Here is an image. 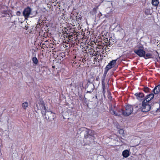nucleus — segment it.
<instances>
[{"instance_id": "obj_1", "label": "nucleus", "mask_w": 160, "mask_h": 160, "mask_svg": "<svg viewBox=\"0 0 160 160\" xmlns=\"http://www.w3.org/2000/svg\"><path fill=\"white\" fill-rule=\"evenodd\" d=\"M133 107L131 105H127L124 108L118 110V112L117 113L114 110L112 111L113 114L116 116H120L121 112L122 111V114L125 116H128L131 115L132 112Z\"/></svg>"}, {"instance_id": "obj_2", "label": "nucleus", "mask_w": 160, "mask_h": 160, "mask_svg": "<svg viewBox=\"0 0 160 160\" xmlns=\"http://www.w3.org/2000/svg\"><path fill=\"white\" fill-rule=\"evenodd\" d=\"M94 132L90 129H87L85 132L83 138V142L86 144L89 145L94 142Z\"/></svg>"}, {"instance_id": "obj_3", "label": "nucleus", "mask_w": 160, "mask_h": 160, "mask_svg": "<svg viewBox=\"0 0 160 160\" xmlns=\"http://www.w3.org/2000/svg\"><path fill=\"white\" fill-rule=\"evenodd\" d=\"M149 103V102L145 100L142 101V106H141V108L142 112H147L150 110L151 106Z\"/></svg>"}, {"instance_id": "obj_4", "label": "nucleus", "mask_w": 160, "mask_h": 160, "mask_svg": "<svg viewBox=\"0 0 160 160\" xmlns=\"http://www.w3.org/2000/svg\"><path fill=\"white\" fill-rule=\"evenodd\" d=\"M138 48V49L134 50V52L139 57H143L145 55V51L143 46H139Z\"/></svg>"}, {"instance_id": "obj_5", "label": "nucleus", "mask_w": 160, "mask_h": 160, "mask_svg": "<svg viewBox=\"0 0 160 160\" xmlns=\"http://www.w3.org/2000/svg\"><path fill=\"white\" fill-rule=\"evenodd\" d=\"M36 106L38 110L42 111L46 110V107L44 101L42 99H40L39 101L36 104Z\"/></svg>"}, {"instance_id": "obj_6", "label": "nucleus", "mask_w": 160, "mask_h": 160, "mask_svg": "<svg viewBox=\"0 0 160 160\" xmlns=\"http://www.w3.org/2000/svg\"><path fill=\"white\" fill-rule=\"evenodd\" d=\"M31 8L29 7H28L24 9L23 12V14L25 18L29 17L31 13Z\"/></svg>"}, {"instance_id": "obj_7", "label": "nucleus", "mask_w": 160, "mask_h": 160, "mask_svg": "<svg viewBox=\"0 0 160 160\" xmlns=\"http://www.w3.org/2000/svg\"><path fill=\"white\" fill-rule=\"evenodd\" d=\"M117 59L113 60L110 61L108 65L106 66V68L109 70L114 67L116 65Z\"/></svg>"}, {"instance_id": "obj_8", "label": "nucleus", "mask_w": 160, "mask_h": 160, "mask_svg": "<svg viewBox=\"0 0 160 160\" xmlns=\"http://www.w3.org/2000/svg\"><path fill=\"white\" fill-rule=\"evenodd\" d=\"M134 96L136 97V98L138 100H142L144 99V94L142 92H138L135 93Z\"/></svg>"}, {"instance_id": "obj_9", "label": "nucleus", "mask_w": 160, "mask_h": 160, "mask_svg": "<svg viewBox=\"0 0 160 160\" xmlns=\"http://www.w3.org/2000/svg\"><path fill=\"white\" fill-rule=\"evenodd\" d=\"M45 115H47L48 116V117L46 116V118H48V119L49 121H52L54 119V113L52 112H49L45 113Z\"/></svg>"}, {"instance_id": "obj_10", "label": "nucleus", "mask_w": 160, "mask_h": 160, "mask_svg": "<svg viewBox=\"0 0 160 160\" xmlns=\"http://www.w3.org/2000/svg\"><path fill=\"white\" fill-rule=\"evenodd\" d=\"M154 94L151 93L147 95L144 98L143 100L147 101L149 102V101L153 99L154 97Z\"/></svg>"}, {"instance_id": "obj_11", "label": "nucleus", "mask_w": 160, "mask_h": 160, "mask_svg": "<svg viewBox=\"0 0 160 160\" xmlns=\"http://www.w3.org/2000/svg\"><path fill=\"white\" fill-rule=\"evenodd\" d=\"M152 92L155 95L158 94L160 93V84L156 86L153 90Z\"/></svg>"}, {"instance_id": "obj_12", "label": "nucleus", "mask_w": 160, "mask_h": 160, "mask_svg": "<svg viewBox=\"0 0 160 160\" xmlns=\"http://www.w3.org/2000/svg\"><path fill=\"white\" fill-rule=\"evenodd\" d=\"M88 53L90 54V56L91 57L94 56L96 57V55H97V53L95 51L93 48H90V49L88 50ZM94 58L95 59L96 58Z\"/></svg>"}, {"instance_id": "obj_13", "label": "nucleus", "mask_w": 160, "mask_h": 160, "mask_svg": "<svg viewBox=\"0 0 160 160\" xmlns=\"http://www.w3.org/2000/svg\"><path fill=\"white\" fill-rule=\"evenodd\" d=\"M107 90L108 94L107 97L111 101H112V97L111 95V93L109 90V85L108 86H107Z\"/></svg>"}, {"instance_id": "obj_14", "label": "nucleus", "mask_w": 160, "mask_h": 160, "mask_svg": "<svg viewBox=\"0 0 160 160\" xmlns=\"http://www.w3.org/2000/svg\"><path fill=\"white\" fill-rule=\"evenodd\" d=\"M122 155L124 158H127L130 155L129 151L128 150H124L122 152Z\"/></svg>"}, {"instance_id": "obj_15", "label": "nucleus", "mask_w": 160, "mask_h": 160, "mask_svg": "<svg viewBox=\"0 0 160 160\" xmlns=\"http://www.w3.org/2000/svg\"><path fill=\"white\" fill-rule=\"evenodd\" d=\"M145 59H147L148 58H152L153 57V56L152 54L149 53H148L145 54L144 57H143Z\"/></svg>"}, {"instance_id": "obj_16", "label": "nucleus", "mask_w": 160, "mask_h": 160, "mask_svg": "<svg viewBox=\"0 0 160 160\" xmlns=\"http://www.w3.org/2000/svg\"><path fill=\"white\" fill-rule=\"evenodd\" d=\"M142 89L145 93H146L150 92V88L146 86H144V88H143Z\"/></svg>"}, {"instance_id": "obj_17", "label": "nucleus", "mask_w": 160, "mask_h": 160, "mask_svg": "<svg viewBox=\"0 0 160 160\" xmlns=\"http://www.w3.org/2000/svg\"><path fill=\"white\" fill-rule=\"evenodd\" d=\"M152 4L153 6H158L159 4L158 0H152Z\"/></svg>"}, {"instance_id": "obj_18", "label": "nucleus", "mask_w": 160, "mask_h": 160, "mask_svg": "<svg viewBox=\"0 0 160 160\" xmlns=\"http://www.w3.org/2000/svg\"><path fill=\"white\" fill-rule=\"evenodd\" d=\"M102 93L103 94V96L105 97V93L106 92V86L105 83H102Z\"/></svg>"}, {"instance_id": "obj_19", "label": "nucleus", "mask_w": 160, "mask_h": 160, "mask_svg": "<svg viewBox=\"0 0 160 160\" xmlns=\"http://www.w3.org/2000/svg\"><path fill=\"white\" fill-rule=\"evenodd\" d=\"M144 13L146 15H150V9L149 8H146L145 9Z\"/></svg>"}, {"instance_id": "obj_20", "label": "nucleus", "mask_w": 160, "mask_h": 160, "mask_svg": "<svg viewBox=\"0 0 160 160\" xmlns=\"http://www.w3.org/2000/svg\"><path fill=\"white\" fill-rule=\"evenodd\" d=\"M28 104L27 102H25L22 103V106L23 108L26 109L28 107Z\"/></svg>"}, {"instance_id": "obj_21", "label": "nucleus", "mask_w": 160, "mask_h": 160, "mask_svg": "<svg viewBox=\"0 0 160 160\" xmlns=\"http://www.w3.org/2000/svg\"><path fill=\"white\" fill-rule=\"evenodd\" d=\"M32 61L33 63L35 65H37L38 63V60L37 58L36 57H34L32 58Z\"/></svg>"}, {"instance_id": "obj_22", "label": "nucleus", "mask_w": 160, "mask_h": 160, "mask_svg": "<svg viewBox=\"0 0 160 160\" xmlns=\"http://www.w3.org/2000/svg\"><path fill=\"white\" fill-rule=\"evenodd\" d=\"M2 13L4 14L3 15H2V17H5L7 16V15H9L8 11L7 10H3L2 12Z\"/></svg>"}, {"instance_id": "obj_23", "label": "nucleus", "mask_w": 160, "mask_h": 160, "mask_svg": "<svg viewBox=\"0 0 160 160\" xmlns=\"http://www.w3.org/2000/svg\"><path fill=\"white\" fill-rule=\"evenodd\" d=\"M94 80V78L93 76H92L91 77L88 79L87 81L88 83H91Z\"/></svg>"}, {"instance_id": "obj_24", "label": "nucleus", "mask_w": 160, "mask_h": 160, "mask_svg": "<svg viewBox=\"0 0 160 160\" xmlns=\"http://www.w3.org/2000/svg\"><path fill=\"white\" fill-rule=\"evenodd\" d=\"M120 135L123 136L124 134V130L122 129H120L118 132Z\"/></svg>"}, {"instance_id": "obj_25", "label": "nucleus", "mask_w": 160, "mask_h": 160, "mask_svg": "<svg viewBox=\"0 0 160 160\" xmlns=\"http://www.w3.org/2000/svg\"><path fill=\"white\" fill-rule=\"evenodd\" d=\"M109 70L108 69H107V68H105V70L104 71V73H103V76H106V75L108 72V71Z\"/></svg>"}, {"instance_id": "obj_26", "label": "nucleus", "mask_w": 160, "mask_h": 160, "mask_svg": "<svg viewBox=\"0 0 160 160\" xmlns=\"http://www.w3.org/2000/svg\"><path fill=\"white\" fill-rule=\"evenodd\" d=\"M106 76H103L102 78V83H105V80Z\"/></svg>"}, {"instance_id": "obj_27", "label": "nucleus", "mask_w": 160, "mask_h": 160, "mask_svg": "<svg viewBox=\"0 0 160 160\" xmlns=\"http://www.w3.org/2000/svg\"><path fill=\"white\" fill-rule=\"evenodd\" d=\"M76 20L79 21L81 20V17H79V16H76Z\"/></svg>"}, {"instance_id": "obj_28", "label": "nucleus", "mask_w": 160, "mask_h": 160, "mask_svg": "<svg viewBox=\"0 0 160 160\" xmlns=\"http://www.w3.org/2000/svg\"><path fill=\"white\" fill-rule=\"evenodd\" d=\"M16 14L18 16H19L21 14V12L20 11H18L17 12Z\"/></svg>"}, {"instance_id": "obj_29", "label": "nucleus", "mask_w": 160, "mask_h": 160, "mask_svg": "<svg viewBox=\"0 0 160 160\" xmlns=\"http://www.w3.org/2000/svg\"><path fill=\"white\" fill-rule=\"evenodd\" d=\"M96 80L97 81H98L100 80V78L99 76H97L96 78Z\"/></svg>"}, {"instance_id": "obj_30", "label": "nucleus", "mask_w": 160, "mask_h": 160, "mask_svg": "<svg viewBox=\"0 0 160 160\" xmlns=\"http://www.w3.org/2000/svg\"><path fill=\"white\" fill-rule=\"evenodd\" d=\"M72 36H70V35H68V39H69V40H70V38H71V37H72Z\"/></svg>"}, {"instance_id": "obj_31", "label": "nucleus", "mask_w": 160, "mask_h": 160, "mask_svg": "<svg viewBox=\"0 0 160 160\" xmlns=\"http://www.w3.org/2000/svg\"><path fill=\"white\" fill-rule=\"evenodd\" d=\"M157 112H160V106L158 109L157 110Z\"/></svg>"}, {"instance_id": "obj_32", "label": "nucleus", "mask_w": 160, "mask_h": 160, "mask_svg": "<svg viewBox=\"0 0 160 160\" xmlns=\"http://www.w3.org/2000/svg\"><path fill=\"white\" fill-rule=\"evenodd\" d=\"M63 14H62V17H61V18L62 19H63Z\"/></svg>"}, {"instance_id": "obj_33", "label": "nucleus", "mask_w": 160, "mask_h": 160, "mask_svg": "<svg viewBox=\"0 0 160 160\" xmlns=\"http://www.w3.org/2000/svg\"><path fill=\"white\" fill-rule=\"evenodd\" d=\"M93 10H95V11L96 12V9H95V8H94Z\"/></svg>"}, {"instance_id": "obj_34", "label": "nucleus", "mask_w": 160, "mask_h": 160, "mask_svg": "<svg viewBox=\"0 0 160 160\" xmlns=\"http://www.w3.org/2000/svg\"><path fill=\"white\" fill-rule=\"evenodd\" d=\"M135 108H138V106H135Z\"/></svg>"}, {"instance_id": "obj_35", "label": "nucleus", "mask_w": 160, "mask_h": 160, "mask_svg": "<svg viewBox=\"0 0 160 160\" xmlns=\"http://www.w3.org/2000/svg\"><path fill=\"white\" fill-rule=\"evenodd\" d=\"M88 92L89 93H91V91H88Z\"/></svg>"}, {"instance_id": "obj_36", "label": "nucleus", "mask_w": 160, "mask_h": 160, "mask_svg": "<svg viewBox=\"0 0 160 160\" xmlns=\"http://www.w3.org/2000/svg\"><path fill=\"white\" fill-rule=\"evenodd\" d=\"M118 138H119V139L121 141V140H120V138L119 137H118Z\"/></svg>"}, {"instance_id": "obj_37", "label": "nucleus", "mask_w": 160, "mask_h": 160, "mask_svg": "<svg viewBox=\"0 0 160 160\" xmlns=\"http://www.w3.org/2000/svg\"><path fill=\"white\" fill-rule=\"evenodd\" d=\"M54 67H55V66H52V68H54Z\"/></svg>"}, {"instance_id": "obj_38", "label": "nucleus", "mask_w": 160, "mask_h": 160, "mask_svg": "<svg viewBox=\"0 0 160 160\" xmlns=\"http://www.w3.org/2000/svg\"><path fill=\"white\" fill-rule=\"evenodd\" d=\"M115 135L116 137H118L116 135Z\"/></svg>"}]
</instances>
